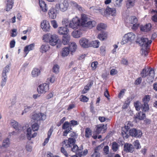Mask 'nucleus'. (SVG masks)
Wrapping results in <instances>:
<instances>
[{
    "label": "nucleus",
    "mask_w": 157,
    "mask_h": 157,
    "mask_svg": "<svg viewBox=\"0 0 157 157\" xmlns=\"http://www.w3.org/2000/svg\"><path fill=\"white\" fill-rule=\"evenodd\" d=\"M96 24L95 21H90L85 14H82L81 21L80 19L76 17L73 18L69 23V27L73 29L77 28L80 26L83 27H86L90 29L94 26Z\"/></svg>",
    "instance_id": "1"
},
{
    "label": "nucleus",
    "mask_w": 157,
    "mask_h": 157,
    "mask_svg": "<svg viewBox=\"0 0 157 157\" xmlns=\"http://www.w3.org/2000/svg\"><path fill=\"white\" fill-rule=\"evenodd\" d=\"M136 42L138 43L140 46L143 48H144L145 50L142 48L140 51V53L143 58H146L148 54V51L147 50L148 47L151 44L152 42L151 40H148V39L142 37L140 39L137 38Z\"/></svg>",
    "instance_id": "2"
},
{
    "label": "nucleus",
    "mask_w": 157,
    "mask_h": 157,
    "mask_svg": "<svg viewBox=\"0 0 157 157\" xmlns=\"http://www.w3.org/2000/svg\"><path fill=\"white\" fill-rule=\"evenodd\" d=\"M43 40L53 46L56 45L58 44V41H60L57 35L55 34L51 35L50 34L44 35Z\"/></svg>",
    "instance_id": "3"
},
{
    "label": "nucleus",
    "mask_w": 157,
    "mask_h": 157,
    "mask_svg": "<svg viewBox=\"0 0 157 157\" xmlns=\"http://www.w3.org/2000/svg\"><path fill=\"white\" fill-rule=\"evenodd\" d=\"M140 75L142 78H145L149 76L151 81L152 82L155 76L154 71L152 68L149 70L148 68L145 67L141 72Z\"/></svg>",
    "instance_id": "4"
},
{
    "label": "nucleus",
    "mask_w": 157,
    "mask_h": 157,
    "mask_svg": "<svg viewBox=\"0 0 157 157\" xmlns=\"http://www.w3.org/2000/svg\"><path fill=\"white\" fill-rule=\"evenodd\" d=\"M10 64L7 65L3 70L2 73V80L1 82V86L2 87H3L6 85L7 78L6 74L10 70Z\"/></svg>",
    "instance_id": "5"
},
{
    "label": "nucleus",
    "mask_w": 157,
    "mask_h": 157,
    "mask_svg": "<svg viewBox=\"0 0 157 157\" xmlns=\"http://www.w3.org/2000/svg\"><path fill=\"white\" fill-rule=\"evenodd\" d=\"M58 4L56 5L57 8H59L60 10L64 12L67 10L69 6L67 0H58Z\"/></svg>",
    "instance_id": "6"
},
{
    "label": "nucleus",
    "mask_w": 157,
    "mask_h": 157,
    "mask_svg": "<svg viewBox=\"0 0 157 157\" xmlns=\"http://www.w3.org/2000/svg\"><path fill=\"white\" fill-rule=\"evenodd\" d=\"M135 35L132 33H129L125 34L124 36L121 44H124L128 41L133 40L135 38Z\"/></svg>",
    "instance_id": "7"
},
{
    "label": "nucleus",
    "mask_w": 157,
    "mask_h": 157,
    "mask_svg": "<svg viewBox=\"0 0 157 157\" xmlns=\"http://www.w3.org/2000/svg\"><path fill=\"white\" fill-rule=\"evenodd\" d=\"M151 99L150 96L149 95H145L142 99V102L144 103L142 110L143 112H146L149 109V105L148 104Z\"/></svg>",
    "instance_id": "8"
},
{
    "label": "nucleus",
    "mask_w": 157,
    "mask_h": 157,
    "mask_svg": "<svg viewBox=\"0 0 157 157\" xmlns=\"http://www.w3.org/2000/svg\"><path fill=\"white\" fill-rule=\"evenodd\" d=\"M131 127V124L128 123L122 128V134L124 139H127L128 137L129 129Z\"/></svg>",
    "instance_id": "9"
},
{
    "label": "nucleus",
    "mask_w": 157,
    "mask_h": 157,
    "mask_svg": "<svg viewBox=\"0 0 157 157\" xmlns=\"http://www.w3.org/2000/svg\"><path fill=\"white\" fill-rule=\"evenodd\" d=\"M49 89V85L45 83L39 85L37 89V91L39 94H44Z\"/></svg>",
    "instance_id": "10"
},
{
    "label": "nucleus",
    "mask_w": 157,
    "mask_h": 157,
    "mask_svg": "<svg viewBox=\"0 0 157 157\" xmlns=\"http://www.w3.org/2000/svg\"><path fill=\"white\" fill-rule=\"evenodd\" d=\"M75 141L76 140L75 139L70 138L68 140H64L62 142V144L64 145V146L65 148H68L69 149L75 144Z\"/></svg>",
    "instance_id": "11"
},
{
    "label": "nucleus",
    "mask_w": 157,
    "mask_h": 157,
    "mask_svg": "<svg viewBox=\"0 0 157 157\" xmlns=\"http://www.w3.org/2000/svg\"><path fill=\"white\" fill-rule=\"evenodd\" d=\"M59 10V8L55 7H52L49 10L48 14L49 17L51 19H55L56 17L57 14L58 13V11Z\"/></svg>",
    "instance_id": "12"
},
{
    "label": "nucleus",
    "mask_w": 157,
    "mask_h": 157,
    "mask_svg": "<svg viewBox=\"0 0 157 157\" xmlns=\"http://www.w3.org/2000/svg\"><path fill=\"white\" fill-rule=\"evenodd\" d=\"M10 144V142L9 138H7L4 140L2 142V145L0 146V154L5 151V149L9 147Z\"/></svg>",
    "instance_id": "13"
},
{
    "label": "nucleus",
    "mask_w": 157,
    "mask_h": 157,
    "mask_svg": "<svg viewBox=\"0 0 157 157\" xmlns=\"http://www.w3.org/2000/svg\"><path fill=\"white\" fill-rule=\"evenodd\" d=\"M142 134L141 131L140 130H137L133 128L129 130V135L136 138H140Z\"/></svg>",
    "instance_id": "14"
},
{
    "label": "nucleus",
    "mask_w": 157,
    "mask_h": 157,
    "mask_svg": "<svg viewBox=\"0 0 157 157\" xmlns=\"http://www.w3.org/2000/svg\"><path fill=\"white\" fill-rule=\"evenodd\" d=\"M32 118L37 121L41 120L43 121L46 118V116L42 113L34 114L32 117Z\"/></svg>",
    "instance_id": "15"
},
{
    "label": "nucleus",
    "mask_w": 157,
    "mask_h": 157,
    "mask_svg": "<svg viewBox=\"0 0 157 157\" xmlns=\"http://www.w3.org/2000/svg\"><path fill=\"white\" fill-rule=\"evenodd\" d=\"M62 129L65 130L63 132V136H66L67 134L72 129L70 123L68 121H65L63 124Z\"/></svg>",
    "instance_id": "16"
},
{
    "label": "nucleus",
    "mask_w": 157,
    "mask_h": 157,
    "mask_svg": "<svg viewBox=\"0 0 157 157\" xmlns=\"http://www.w3.org/2000/svg\"><path fill=\"white\" fill-rule=\"evenodd\" d=\"M79 42L80 45L84 48H86L90 47L89 40L85 38H81L79 40Z\"/></svg>",
    "instance_id": "17"
},
{
    "label": "nucleus",
    "mask_w": 157,
    "mask_h": 157,
    "mask_svg": "<svg viewBox=\"0 0 157 157\" xmlns=\"http://www.w3.org/2000/svg\"><path fill=\"white\" fill-rule=\"evenodd\" d=\"M124 151L126 152L132 153L134 151L133 145L131 144L125 143L124 145Z\"/></svg>",
    "instance_id": "18"
},
{
    "label": "nucleus",
    "mask_w": 157,
    "mask_h": 157,
    "mask_svg": "<svg viewBox=\"0 0 157 157\" xmlns=\"http://www.w3.org/2000/svg\"><path fill=\"white\" fill-rule=\"evenodd\" d=\"M116 10L114 8H111L107 6L104 13L107 15L114 16L116 15Z\"/></svg>",
    "instance_id": "19"
},
{
    "label": "nucleus",
    "mask_w": 157,
    "mask_h": 157,
    "mask_svg": "<svg viewBox=\"0 0 157 157\" xmlns=\"http://www.w3.org/2000/svg\"><path fill=\"white\" fill-rule=\"evenodd\" d=\"M41 27L44 31L48 32L49 30L50 26L48 21H44L42 22H41Z\"/></svg>",
    "instance_id": "20"
},
{
    "label": "nucleus",
    "mask_w": 157,
    "mask_h": 157,
    "mask_svg": "<svg viewBox=\"0 0 157 157\" xmlns=\"http://www.w3.org/2000/svg\"><path fill=\"white\" fill-rule=\"evenodd\" d=\"M69 32V30L67 27H61L58 28V33L60 35L66 34Z\"/></svg>",
    "instance_id": "21"
},
{
    "label": "nucleus",
    "mask_w": 157,
    "mask_h": 157,
    "mask_svg": "<svg viewBox=\"0 0 157 157\" xmlns=\"http://www.w3.org/2000/svg\"><path fill=\"white\" fill-rule=\"evenodd\" d=\"M145 117V114L143 112L140 111L136 113L135 116L134 118L135 120H144Z\"/></svg>",
    "instance_id": "22"
},
{
    "label": "nucleus",
    "mask_w": 157,
    "mask_h": 157,
    "mask_svg": "<svg viewBox=\"0 0 157 157\" xmlns=\"http://www.w3.org/2000/svg\"><path fill=\"white\" fill-rule=\"evenodd\" d=\"M151 24H148L144 25H141L140 27L141 31L144 32H147L151 29Z\"/></svg>",
    "instance_id": "23"
},
{
    "label": "nucleus",
    "mask_w": 157,
    "mask_h": 157,
    "mask_svg": "<svg viewBox=\"0 0 157 157\" xmlns=\"http://www.w3.org/2000/svg\"><path fill=\"white\" fill-rule=\"evenodd\" d=\"M34 46V44L33 43L25 47L24 49V52L25 54V56H26L27 54L29 53V51L32 50L33 49Z\"/></svg>",
    "instance_id": "24"
},
{
    "label": "nucleus",
    "mask_w": 157,
    "mask_h": 157,
    "mask_svg": "<svg viewBox=\"0 0 157 157\" xmlns=\"http://www.w3.org/2000/svg\"><path fill=\"white\" fill-rule=\"evenodd\" d=\"M39 4L42 11L44 12H46L47 10V8L45 2L42 0H39Z\"/></svg>",
    "instance_id": "25"
},
{
    "label": "nucleus",
    "mask_w": 157,
    "mask_h": 157,
    "mask_svg": "<svg viewBox=\"0 0 157 157\" xmlns=\"http://www.w3.org/2000/svg\"><path fill=\"white\" fill-rule=\"evenodd\" d=\"M82 35V31L80 30H75L72 33V36L76 38L80 37Z\"/></svg>",
    "instance_id": "26"
},
{
    "label": "nucleus",
    "mask_w": 157,
    "mask_h": 157,
    "mask_svg": "<svg viewBox=\"0 0 157 157\" xmlns=\"http://www.w3.org/2000/svg\"><path fill=\"white\" fill-rule=\"evenodd\" d=\"M70 40V36L69 34L64 35L62 37V43L64 45L67 44Z\"/></svg>",
    "instance_id": "27"
},
{
    "label": "nucleus",
    "mask_w": 157,
    "mask_h": 157,
    "mask_svg": "<svg viewBox=\"0 0 157 157\" xmlns=\"http://www.w3.org/2000/svg\"><path fill=\"white\" fill-rule=\"evenodd\" d=\"M77 48V46L75 42H72L69 45V51L71 52V54L72 55V53L75 51Z\"/></svg>",
    "instance_id": "28"
},
{
    "label": "nucleus",
    "mask_w": 157,
    "mask_h": 157,
    "mask_svg": "<svg viewBox=\"0 0 157 157\" xmlns=\"http://www.w3.org/2000/svg\"><path fill=\"white\" fill-rule=\"evenodd\" d=\"M135 0H127L126 1V6L128 9L132 8L135 5Z\"/></svg>",
    "instance_id": "29"
},
{
    "label": "nucleus",
    "mask_w": 157,
    "mask_h": 157,
    "mask_svg": "<svg viewBox=\"0 0 157 157\" xmlns=\"http://www.w3.org/2000/svg\"><path fill=\"white\" fill-rule=\"evenodd\" d=\"M40 70L37 68H34L32 70L31 74L33 77L38 76L40 74Z\"/></svg>",
    "instance_id": "30"
},
{
    "label": "nucleus",
    "mask_w": 157,
    "mask_h": 157,
    "mask_svg": "<svg viewBox=\"0 0 157 157\" xmlns=\"http://www.w3.org/2000/svg\"><path fill=\"white\" fill-rule=\"evenodd\" d=\"M107 33L105 32H102L98 35V38L101 40H104L107 38Z\"/></svg>",
    "instance_id": "31"
},
{
    "label": "nucleus",
    "mask_w": 157,
    "mask_h": 157,
    "mask_svg": "<svg viewBox=\"0 0 157 157\" xmlns=\"http://www.w3.org/2000/svg\"><path fill=\"white\" fill-rule=\"evenodd\" d=\"M49 47L47 44H42L40 48V51L42 53L45 52L48 49Z\"/></svg>",
    "instance_id": "32"
},
{
    "label": "nucleus",
    "mask_w": 157,
    "mask_h": 157,
    "mask_svg": "<svg viewBox=\"0 0 157 157\" xmlns=\"http://www.w3.org/2000/svg\"><path fill=\"white\" fill-rule=\"evenodd\" d=\"M100 42L98 40H94L90 42V47H92L94 48H98Z\"/></svg>",
    "instance_id": "33"
},
{
    "label": "nucleus",
    "mask_w": 157,
    "mask_h": 157,
    "mask_svg": "<svg viewBox=\"0 0 157 157\" xmlns=\"http://www.w3.org/2000/svg\"><path fill=\"white\" fill-rule=\"evenodd\" d=\"M69 150H71L73 152H76L77 154H78L77 153H78L79 151H81V149H79L78 146L75 144L72 147H71L70 148Z\"/></svg>",
    "instance_id": "34"
},
{
    "label": "nucleus",
    "mask_w": 157,
    "mask_h": 157,
    "mask_svg": "<svg viewBox=\"0 0 157 157\" xmlns=\"http://www.w3.org/2000/svg\"><path fill=\"white\" fill-rule=\"evenodd\" d=\"M69 52L70 51L68 48L67 47H64L63 48L61 52L62 56L63 57L67 56L68 55Z\"/></svg>",
    "instance_id": "35"
},
{
    "label": "nucleus",
    "mask_w": 157,
    "mask_h": 157,
    "mask_svg": "<svg viewBox=\"0 0 157 157\" xmlns=\"http://www.w3.org/2000/svg\"><path fill=\"white\" fill-rule=\"evenodd\" d=\"M106 25L103 23H101L98 25L97 27V29L99 31H103L106 28Z\"/></svg>",
    "instance_id": "36"
},
{
    "label": "nucleus",
    "mask_w": 157,
    "mask_h": 157,
    "mask_svg": "<svg viewBox=\"0 0 157 157\" xmlns=\"http://www.w3.org/2000/svg\"><path fill=\"white\" fill-rule=\"evenodd\" d=\"M92 135V131L90 129L87 128H86L85 131V136L86 138H90Z\"/></svg>",
    "instance_id": "37"
},
{
    "label": "nucleus",
    "mask_w": 157,
    "mask_h": 157,
    "mask_svg": "<svg viewBox=\"0 0 157 157\" xmlns=\"http://www.w3.org/2000/svg\"><path fill=\"white\" fill-rule=\"evenodd\" d=\"M10 124L16 130H17L19 129L18 123L15 121L11 120L10 122Z\"/></svg>",
    "instance_id": "38"
},
{
    "label": "nucleus",
    "mask_w": 157,
    "mask_h": 157,
    "mask_svg": "<svg viewBox=\"0 0 157 157\" xmlns=\"http://www.w3.org/2000/svg\"><path fill=\"white\" fill-rule=\"evenodd\" d=\"M134 148L137 150L141 148V146L139 141L138 140H135L133 143Z\"/></svg>",
    "instance_id": "39"
},
{
    "label": "nucleus",
    "mask_w": 157,
    "mask_h": 157,
    "mask_svg": "<svg viewBox=\"0 0 157 157\" xmlns=\"http://www.w3.org/2000/svg\"><path fill=\"white\" fill-rule=\"evenodd\" d=\"M119 147V145L117 143L115 142H114L112 144V149L113 151H117Z\"/></svg>",
    "instance_id": "40"
},
{
    "label": "nucleus",
    "mask_w": 157,
    "mask_h": 157,
    "mask_svg": "<svg viewBox=\"0 0 157 157\" xmlns=\"http://www.w3.org/2000/svg\"><path fill=\"white\" fill-rule=\"evenodd\" d=\"M13 3L14 2H7L6 9V11H10L12 9Z\"/></svg>",
    "instance_id": "41"
},
{
    "label": "nucleus",
    "mask_w": 157,
    "mask_h": 157,
    "mask_svg": "<svg viewBox=\"0 0 157 157\" xmlns=\"http://www.w3.org/2000/svg\"><path fill=\"white\" fill-rule=\"evenodd\" d=\"M32 130L30 128H28L27 130V137L29 140H31V136Z\"/></svg>",
    "instance_id": "42"
},
{
    "label": "nucleus",
    "mask_w": 157,
    "mask_h": 157,
    "mask_svg": "<svg viewBox=\"0 0 157 157\" xmlns=\"http://www.w3.org/2000/svg\"><path fill=\"white\" fill-rule=\"evenodd\" d=\"M59 67L58 64L54 65L52 68L53 72L56 74L58 73L59 72Z\"/></svg>",
    "instance_id": "43"
},
{
    "label": "nucleus",
    "mask_w": 157,
    "mask_h": 157,
    "mask_svg": "<svg viewBox=\"0 0 157 157\" xmlns=\"http://www.w3.org/2000/svg\"><path fill=\"white\" fill-rule=\"evenodd\" d=\"M83 149V148H82V149H81V151H79L78 152V155L79 156V157H81L82 156H85L86 155V154H87L88 153V151L87 149H85L84 150L83 152H82V150Z\"/></svg>",
    "instance_id": "44"
},
{
    "label": "nucleus",
    "mask_w": 157,
    "mask_h": 157,
    "mask_svg": "<svg viewBox=\"0 0 157 157\" xmlns=\"http://www.w3.org/2000/svg\"><path fill=\"white\" fill-rule=\"evenodd\" d=\"M32 128L33 131H37L39 128V125L37 123H34L32 125Z\"/></svg>",
    "instance_id": "45"
},
{
    "label": "nucleus",
    "mask_w": 157,
    "mask_h": 157,
    "mask_svg": "<svg viewBox=\"0 0 157 157\" xmlns=\"http://www.w3.org/2000/svg\"><path fill=\"white\" fill-rule=\"evenodd\" d=\"M69 22L68 19L65 18L63 20L62 23L63 25L65 26L66 27H67L68 26H69Z\"/></svg>",
    "instance_id": "46"
},
{
    "label": "nucleus",
    "mask_w": 157,
    "mask_h": 157,
    "mask_svg": "<svg viewBox=\"0 0 157 157\" xmlns=\"http://www.w3.org/2000/svg\"><path fill=\"white\" fill-rule=\"evenodd\" d=\"M32 106H29L27 105L25 106V109L22 113V115L24 113H27L29 111L32 109Z\"/></svg>",
    "instance_id": "47"
},
{
    "label": "nucleus",
    "mask_w": 157,
    "mask_h": 157,
    "mask_svg": "<svg viewBox=\"0 0 157 157\" xmlns=\"http://www.w3.org/2000/svg\"><path fill=\"white\" fill-rule=\"evenodd\" d=\"M62 147L61 148V151L62 153H63L66 157L68 156V154H67L66 151L65 149V147L64 146V145L63 144Z\"/></svg>",
    "instance_id": "48"
},
{
    "label": "nucleus",
    "mask_w": 157,
    "mask_h": 157,
    "mask_svg": "<svg viewBox=\"0 0 157 157\" xmlns=\"http://www.w3.org/2000/svg\"><path fill=\"white\" fill-rule=\"evenodd\" d=\"M130 103V101L129 99H128L125 101V102L123 104L122 108L123 109H127L128 106H129Z\"/></svg>",
    "instance_id": "49"
},
{
    "label": "nucleus",
    "mask_w": 157,
    "mask_h": 157,
    "mask_svg": "<svg viewBox=\"0 0 157 157\" xmlns=\"http://www.w3.org/2000/svg\"><path fill=\"white\" fill-rule=\"evenodd\" d=\"M130 21L132 24L136 23L137 22V18L135 16L132 17L130 18Z\"/></svg>",
    "instance_id": "50"
},
{
    "label": "nucleus",
    "mask_w": 157,
    "mask_h": 157,
    "mask_svg": "<svg viewBox=\"0 0 157 157\" xmlns=\"http://www.w3.org/2000/svg\"><path fill=\"white\" fill-rule=\"evenodd\" d=\"M152 11L156 13L152 17V19L153 21L157 22V11L153 10H152Z\"/></svg>",
    "instance_id": "51"
},
{
    "label": "nucleus",
    "mask_w": 157,
    "mask_h": 157,
    "mask_svg": "<svg viewBox=\"0 0 157 157\" xmlns=\"http://www.w3.org/2000/svg\"><path fill=\"white\" fill-rule=\"evenodd\" d=\"M103 151L104 153L106 155H107L109 152V147L108 145L104 146L103 149Z\"/></svg>",
    "instance_id": "52"
},
{
    "label": "nucleus",
    "mask_w": 157,
    "mask_h": 157,
    "mask_svg": "<svg viewBox=\"0 0 157 157\" xmlns=\"http://www.w3.org/2000/svg\"><path fill=\"white\" fill-rule=\"evenodd\" d=\"M100 52L101 54L104 56L105 53V46H101L100 48Z\"/></svg>",
    "instance_id": "53"
},
{
    "label": "nucleus",
    "mask_w": 157,
    "mask_h": 157,
    "mask_svg": "<svg viewBox=\"0 0 157 157\" xmlns=\"http://www.w3.org/2000/svg\"><path fill=\"white\" fill-rule=\"evenodd\" d=\"M51 22L52 26L54 28H56L58 27V26L56 21L55 20L51 21Z\"/></svg>",
    "instance_id": "54"
},
{
    "label": "nucleus",
    "mask_w": 157,
    "mask_h": 157,
    "mask_svg": "<svg viewBox=\"0 0 157 157\" xmlns=\"http://www.w3.org/2000/svg\"><path fill=\"white\" fill-rule=\"evenodd\" d=\"M134 105L136 109L139 111L140 110V103L138 101L134 103Z\"/></svg>",
    "instance_id": "55"
},
{
    "label": "nucleus",
    "mask_w": 157,
    "mask_h": 157,
    "mask_svg": "<svg viewBox=\"0 0 157 157\" xmlns=\"http://www.w3.org/2000/svg\"><path fill=\"white\" fill-rule=\"evenodd\" d=\"M70 125L74 126L78 124V123L77 121L74 120L71 121L69 122Z\"/></svg>",
    "instance_id": "56"
},
{
    "label": "nucleus",
    "mask_w": 157,
    "mask_h": 157,
    "mask_svg": "<svg viewBox=\"0 0 157 157\" xmlns=\"http://www.w3.org/2000/svg\"><path fill=\"white\" fill-rule=\"evenodd\" d=\"M103 128L102 126L101 125H98L97 126L96 132L97 133H100Z\"/></svg>",
    "instance_id": "57"
},
{
    "label": "nucleus",
    "mask_w": 157,
    "mask_h": 157,
    "mask_svg": "<svg viewBox=\"0 0 157 157\" xmlns=\"http://www.w3.org/2000/svg\"><path fill=\"white\" fill-rule=\"evenodd\" d=\"M142 80V77H139L136 80L135 84L136 85H139L141 83Z\"/></svg>",
    "instance_id": "58"
},
{
    "label": "nucleus",
    "mask_w": 157,
    "mask_h": 157,
    "mask_svg": "<svg viewBox=\"0 0 157 157\" xmlns=\"http://www.w3.org/2000/svg\"><path fill=\"white\" fill-rule=\"evenodd\" d=\"M98 64L97 62L95 61L91 63V66L93 70L96 69L97 67V66Z\"/></svg>",
    "instance_id": "59"
},
{
    "label": "nucleus",
    "mask_w": 157,
    "mask_h": 157,
    "mask_svg": "<svg viewBox=\"0 0 157 157\" xmlns=\"http://www.w3.org/2000/svg\"><path fill=\"white\" fill-rule=\"evenodd\" d=\"M53 127L52 126L50 129H49V131L48 132V137H49V138H50L51 136V135L52 133V132L53 131Z\"/></svg>",
    "instance_id": "60"
},
{
    "label": "nucleus",
    "mask_w": 157,
    "mask_h": 157,
    "mask_svg": "<svg viewBox=\"0 0 157 157\" xmlns=\"http://www.w3.org/2000/svg\"><path fill=\"white\" fill-rule=\"evenodd\" d=\"M11 30L12 33H11V36L13 37L16 36L17 35V33H16L17 29H13Z\"/></svg>",
    "instance_id": "61"
},
{
    "label": "nucleus",
    "mask_w": 157,
    "mask_h": 157,
    "mask_svg": "<svg viewBox=\"0 0 157 157\" xmlns=\"http://www.w3.org/2000/svg\"><path fill=\"white\" fill-rule=\"evenodd\" d=\"M15 44V41L14 40L11 41L10 42V48H12L14 47Z\"/></svg>",
    "instance_id": "62"
},
{
    "label": "nucleus",
    "mask_w": 157,
    "mask_h": 157,
    "mask_svg": "<svg viewBox=\"0 0 157 157\" xmlns=\"http://www.w3.org/2000/svg\"><path fill=\"white\" fill-rule=\"evenodd\" d=\"M80 100L83 102H86L88 101V98L86 96L82 95V98H81Z\"/></svg>",
    "instance_id": "63"
},
{
    "label": "nucleus",
    "mask_w": 157,
    "mask_h": 157,
    "mask_svg": "<svg viewBox=\"0 0 157 157\" xmlns=\"http://www.w3.org/2000/svg\"><path fill=\"white\" fill-rule=\"evenodd\" d=\"M91 157H100V154L98 152H94L91 155Z\"/></svg>",
    "instance_id": "64"
}]
</instances>
